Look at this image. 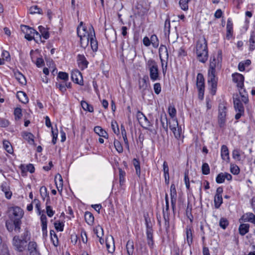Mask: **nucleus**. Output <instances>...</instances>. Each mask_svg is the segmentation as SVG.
Listing matches in <instances>:
<instances>
[{"label":"nucleus","mask_w":255,"mask_h":255,"mask_svg":"<svg viewBox=\"0 0 255 255\" xmlns=\"http://www.w3.org/2000/svg\"><path fill=\"white\" fill-rule=\"evenodd\" d=\"M222 52L219 50L217 54L214 55L210 59L209 69L208 73V82L211 86L212 94L214 95L217 87V79H216L215 72L216 70H219L222 67Z\"/></svg>","instance_id":"f257e3e1"},{"label":"nucleus","mask_w":255,"mask_h":255,"mask_svg":"<svg viewBox=\"0 0 255 255\" xmlns=\"http://www.w3.org/2000/svg\"><path fill=\"white\" fill-rule=\"evenodd\" d=\"M31 234L30 232L25 229L24 233L20 236L16 235L13 237L12 244L15 251L21 253L25 250L27 243L30 240Z\"/></svg>","instance_id":"f03ea898"},{"label":"nucleus","mask_w":255,"mask_h":255,"mask_svg":"<svg viewBox=\"0 0 255 255\" xmlns=\"http://www.w3.org/2000/svg\"><path fill=\"white\" fill-rule=\"evenodd\" d=\"M83 24V22H81L77 28V33L80 39L81 47L85 49L88 45L89 39L91 38L92 31H94V29L92 25H90L88 30Z\"/></svg>","instance_id":"7ed1b4c3"},{"label":"nucleus","mask_w":255,"mask_h":255,"mask_svg":"<svg viewBox=\"0 0 255 255\" xmlns=\"http://www.w3.org/2000/svg\"><path fill=\"white\" fill-rule=\"evenodd\" d=\"M8 213L9 219L14 226V230L19 233L21 224V219L24 214L22 209L18 206L12 207L9 208Z\"/></svg>","instance_id":"20e7f679"},{"label":"nucleus","mask_w":255,"mask_h":255,"mask_svg":"<svg viewBox=\"0 0 255 255\" xmlns=\"http://www.w3.org/2000/svg\"><path fill=\"white\" fill-rule=\"evenodd\" d=\"M195 51L197 59L202 63H205L208 60V51L207 42L204 37L200 38L197 41Z\"/></svg>","instance_id":"39448f33"},{"label":"nucleus","mask_w":255,"mask_h":255,"mask_svg":"<svg viewBox=\"0 0 255 255\" xmlns=\"http://www.w3.org/2000/svg\"><path fill=\"white\" fill-rule=\"evenodd\" d=\"M146 68L149 71V76L151 81L154 82L160 80L158 65L153 59H149L146 63Z\"/></svg>","instance_id":"423d86ee"},{"label":"nucleus","mask_w":255,"mask_h":255,"mask_svg":"<svg viewBox=\"0 0 255 255\" xmlns=\"http://www.w3.org/2000/svg\"><path fill=\"white\" fill-rule=\"evenodd\" d=\"M233 102L235 111L237 113L235 115V119L239 120L244 114L245 109L240 96L238 94L233 95Z\"/></svg>","instance_id":"0eeeda50"},{"label":"nucleus","mask_w":255,"mask_h":255,"mask_svg":"<svg viewBox=\"0 0 255 255\" xmlns=\"http://www.w3.org/2000/svg\"><path fill=\"white\" fill-rule=\"evenodd\" d=\"M227 109L224 103H220L218 107V123L221 128L224 127L226 122Z\"/></svg>","instance_id":"6e6552de"},{"label":"nucleus","mask_w":255,"mask_h":255,"mask_svg":"<svg viewBox=\"0 0 255 255\" xmlns=\"http://www.w3.org/2000/svg\"><path fill=\"white\" fill-rule=\"evenodd\" d=\"M196 86L198 91V97L200 100L204 98L205 84L204 78L201 73H198L197 76Z\"/></svg>","instance_id":"1a4fd4ad"},{"label":"nucleus","mask_w":255,"mask_h":255,"mask_svg":"<svg viewBox=\"0 0 255 255\" xmlns=\"http://www.w3.org/2000/svg\"><path fill=\"white\" fill-rule=\"evenodd\" d=\"M22 31L25 33V38L29 41L34 39L36 41L37 37L34 36V33L35 30L33 28L30 27L28 26L23 25L22 27Z\"/></svg>","instance_id":"9d476101"},{"label":"nucleus","mask_w":255,"mask_h":255,"mask_svg":"<svg viewBox=\"0 0 255 255\" xmlns=\"http://www.w3.org/2000/svg\"><path fill=\"white\" fill-rule=\"evenodd\" d=\"M223 192V189L222 187H219L217 188L214 199V206L216 209L219 208L223 203V198L222 196Z\"/></svg>","instance_id":"9b49d317"},{"label":"nucleus","mask_w":255,"mask_h":255,"mask_svg":"<svg viewBox=\"0 0 255 255\" xmlns=\"http://www.w3.org/2000/svg\"><path fill=\"white\" fill-rule=\"evenodd\" d=\"M27 246L30 255H40L37 244L35 242H29Z\"/></svg>","instance_id":"f8f14e48"},{"label":"nucleus","mask_w":255,"mask_h":255,"mask_svg":"<svg viewBox=\"0 0 255 255\" xmlns=\"http://www.w3.org/2000/svg\"><path fill=\"white\" fill-rule=\"evenodd\" d=\"M72 81L80 85H83V80L81 73L78 70H75L71 73Z\"/></svg>","instance_id":"ddd939ff"},{"label":"nucleus","mask_w":255,"mask_h":255,"mask_svg":"<svg viewBox=\"0 0 255 255\" xmlns=\"http://www.w3.org/2000/svg\"><path fill=\"white\" fill-rule=\"evenodd\" d=\"M159 58H160V59L161 62L162 68L164 67V66H165L164 63V61L162 59V57L164 56L165 57V58L166 59V61L168 62V56H169L167 48L165 45H160V46L159 48Z\"/></svg>","instance_id":"4468645a"},{"label":"nucleus","mask_w":255,"mask_h":255,"mask_svg":"<svg viewBox=\"0 0 255 255\" xmlns=\"http://www.w3.org/2000/svg\"><path fill=\"white\" fill-rule=\"evenodd\" d=\"M233 81L237 84L238 88H243L244 86V77L241 74L235 73L232 74Z\"/></svg>","instance_id":"2eb2a0df"},{"label":"nucleus","mask_w":255,"mask_h":255,"mask_svg":"<svg viewBox=\"0 0 255 255\" xmlns=\"http://www.w3.org/2000/svg\"><path fill=\"white\" fill-rule=\"evenodd\" d=\"M170 197L171 203L173 211H174L176 207L177 192L174 184H171L170 186Z\"/></svg>","instance_id":"dca6fc26"},{"label":"nucleus","mask_w":255,"mask_h":255,"mask_svg":"<svg viewBox=\"0 0 255 255\" xmlns=\"http://www.w3.org/2000/svg\"><path fill=\"white\" fill-rule=\"evenodd\" d=\"M149 78L148 76L145 75L142 78L140 79L138 81L139 88L142 92L146 90L148 88V84Z\"/></svg>","instance_id":"f3484780"},{"label":"nucleus","mask_w":255,"mask_h":255,"mask_svg":"<svg viewBox=\"0 0 255 255\" xmlns=\"http://www.w3.org/2000/svg\"><path fill=\"white\" fill-rule=\"evenodd\" d=\"M77 62L79 66L82 69L87 67L89 64L88 61L86 60L84 55L78 54L77 56Z\"/></svg>","instance_id":"a211bd4d"},{"label":"nucleus","mask_w":255,"mask_h":255,"mask_svg":"<svg viewBox=\"0 0 255 255\" xmlns=\"http://www.w3.org/2000/svg\"><path fill=\"white\" fill-rule=\"evenodd\" d=\"M106 244L109 253H113L115 251V244L114 238L112 236L107 238L106 240Z\"/></svg>","instance_id":"6ab92c4d"},{"label":"nucleus","mask_w":255,"mask_h":255,"mask_svg":"<svg viewBox=\"0 0 255 255\" xmlns=\"http://www.w3.org/2000/svg\"><path fill=\"white\" fill-rule=\"evenodd\" d=\"M239 94H238L240 96V99H241L243 103L246 104L249 102L248 99V94L246 92V90L243 88H238Z\"/></svg>","instance_id":"aec40b11"},{"label":"nucleus","mask_w":255,"mask_h":255,"mask_svg":"<svg viewBox=\"0 0 255 255\" xmlns=\"http://www.w3.org/2000/svg\"><path fill=\"white\" fill-rule=\"evenodd\" d=\"M91 38L89 39L90 41L91 47L93 51H97L98 48V41L96 39L95 31H92L91 34Z\"/></svg>","instance_id":"412c9836"},{"label":"nucleus","mask_w":255,"mask_h":255,"mask_svg":"<svg viewBox=\"0 0 255 255\" xmlns=\"http://www.w3.org/2000/svg\"><path fill=\"white\" fill-rule=\"evenodd\" d=\"M221 155L222 158L227 162L230 160L229 152L228 147L225 145H223L221 147Z\"/></svg>","instance_id":"4be33fe9"},{"label":"nucleus","mask_w":255,"mask_h":255,"mask_svg":"<svg viewBox=\"0 0 255 255\" xmlns=\"http://www.w3.org/2000/svg\"><path fill=\"white\" fill-rule=\"evenodd\" d=\"M226 29V37L228 39H230L232 36L233 32V23L230 19H228L227 20Z\"/></svg>","instance_id":"5701e85b"},{"label":"nucleus","mask_w":255,"mask_h":255,"mask_svg":"<svg viewBox=\"0 0 255 255\" xmlns=\"http://www.w3.org/2000/svg\"><path fill=\"white\" fill-rule=\"evenodd\" d=\"M186 237L187 243L190 246L193 242V233L192 228L190 226L186 228Z\"/></svg>","instance_id":"b1692460"},{"label":"nucleus","mask_w":255,"mask_h":255,"mask_svg":"<svg viewBox=\"0 0 255 255\" xmlns=\"http://www.w3.org/2000/svg\"><path fill=\"white\" fill-rule=\"evenodd\" d=\"M55 184L59 192H61L63 187V179L60 174H57L55 177Z\"/></svg>","instance_id":"393cba45"},{"label":"nucleus","mask_w":255,"mask_h":255,"mask_svg":"<svg viewBox=\"0 0 255 255\" xmlns=\"http://www.w3.org/2000/svg\"><path fill=\"white\" fill-rule=\"evenodd\" d=\"M94 130L95 132L98 134L100 136L103 137L105 138H108V133L103 129L101 127L97 126L94 128Z\"/></svg>","instance_id":"a878e982"},{"label":"nucleus","mask_w":255,"mask_h":255,"mask_svg":"<svg viewBox=\"0 0 255 255\" xmlns=\"http://www.w3.org/2000/svg\"><path fill=\"white\" fill-rule=\"evenodd\" d=\"M16 97L22 103L26 104L28 102V99L26 93L23 91L17 92Z\"/></svg>","instance_id":"bb28decb"},{"label":"nucleus","mask_w":255,"mask_h":255,"mask_svg":"<svg viewBox=\"0 0 255 255\" xmlns=\"http://www.w3.org/2000/svg\"><path fill=\"white\" fill-rule=\"evenodd\" d=\"M163 216L164 221V227L166 233H168L170 228L169 217L168 213L166 214L164 209H163Z\"/></svg>","instance_id":"cd10ccee"},{"label":"nucleus","mask_w":255,"mask_h":255,"mask_svg":"<svg viewBox=\"0 0 255 255\" xmlns=\"http://www.w3.org/2000/svg\"><path fill=\"white\" fill-rule=\"evenodd\" d=\"M250 225L248 224H241L239 228L240 234L244 236L246 234L249 230Z\"/></svg>","instance_id":"c85d7f7f"},{"label":"nucleus","mask_w":255,"mask_h":255,"mask_svg":"<svg viewBox=\"0 0 255 255\" xmlns=\"http://www.w3.org/2000/svg\"><path fill=\"white\" fill-rule=\"evenodd\" d=\"M127 253L128 255H132L134 252L133 242L131 240H128L126 245Z\"/></svg>","instance_id":"c756f323"},{"label":"nucleus","mask_w":255,"mask_h":255,"mask_svg":"<svg viewBox=\"0 0 255 255\" xmlns=\"http://www.w3.org/2000/svg\"><path fill=\"white\" fill-rule=\"evenodd\" d=\"M81 105L84 111H88L90 113L94 112L93 107L89 104L87 102L85 101H82L81 102Z\"/></svg>","instance_id":"7c9ffc66"},{"label":"nucleus","mask_w":255,"mask_h":255,"mask_svg":"<svg viewBox=\"0 0 255 255\" xmlns=\"http://www.w3.org/2000/svg\"><path fill=\"white\" fill-rule=\"evenodd\" d=\"M147 242L150 248H153L154 241L153 239V232H146Z\"/></svg>","instance_id":"2f4dec72"},{"label":"nucleus","mask_w":255,"mask_h":255,"mask_svg":"<svg viewBox=\"0 0 255 255\" xmlns=\"http://www.w3.org/2000/svg\"><path fill=\"white\" fill-rule=\"evenodd\" d=\"M14 76L19 83L22 85H25L26 84V81L25 78L21 73L19 72H15Z\"/></svg>","instance_id":"473e14b6"},{"label":"nucleus","mask_w":255,"mask_h":255,"mask_svg":"<svg viewBox=\"0 0 255 255\" xmlns=\"http://www.w3.org/2000/svg\"><path fill=\"white\" fill-rule=\"evenodd\" d=\"M249 43V50L251 51H253L255 49V35L254 32H252L251 34Z\"/></svg>","instance_id":"72a5a7b5"},{"label":"nucleus","mask_w":255,"mask_h":255,"mask_svg":"<svg viewBox=\"0 0 255 255\" xmlns=\"http://www.w3.org/2000/svg\"><path fill=\"white\" fill-rule=\"evenodd\" d=\"M86 222L89 225H92L94 223V217L93 215L90 212H86L85 214Z\"/></svg>","instance_id":"f704fd0d"},{"label":"nucleus","mask_w":255,"mask_h":255,"mask_svg":"<svg viewBox=\"0 0 255 255\" xmlns=\"http://www.w3.org/2000/svg\"><path fill=\"white\" fill-rule=\"evenodd\" d=\"M132 164L134 166L137 175L139 177L140 175V166L139 160L136 158H134L132 160Z\"/></svg>","instance_id":"c9c22d12"},{"label":"nucleus","mask_w":255,"mask_h":255,"mask_svg":"<svg viewBox=\"0 0 255 255\" xmlns=\"http://www.w3.org/2000/svg\"><path fill=\"white\" fill-rule=\"evenodd\" d=\"M42 231L45 232L47 230V219L45 214H42L40 217Z\"/></svg>","instance_id":"e433bc0d"},{"label":"nucleus","mask_w":255,"mask_h":255,"mask_svg":"<svg viewBox=\"0 0 255 255\" xmlns=\"http://www.w3.org/2000/svg\"><path fill=\"white\" fill-rule=\"evenodd\" d=\"M23 137L30 144H33L34 142V135L30 132H25L23 133Z\"/></svg>","instance_id":"4c0bfd02"},{"label":"nucleus","mask_w":255,"mask_h":255,"mask_svg":"<svg viewBox=\"0 0 255 255\" xmlns=\"http://www.w3.org/2000/svg\"><path fill=\"white\" fill-rule=\"evenodd\" d=\"M168 125L169 128L171 131L173 130H175V128L179 127L177 119H172L171 120L169 121Z\"/></svg>","instance_id":"58836bf2"},{"label":"nucleus","mask_w":255,"mask_h":255,"mask_svg":"<svg viewBox=\"0 0 255 255\" xmlns=\"http://www.w3.org/2000/svg\"><path fill=\"white\" fill-rule=\"evenodd\" d=\"M243 217L246 221L255 224V215L253 213H247Z\"/></svg>","instance_id":"ea45409f"},{"label":"nucleus","mask_w":255,"mask_h":255,"mask_svg":"<svg viewBox=\"0 0 255 255\" xmlns=\"http://www.w3.org/2000/svg\"><path fill=\"white\" fill-rule=\"evenodd\" d=\"M38 29L41 35L44 39H47L49 37V32L45 27L42 26H39Z\"/></svg>","instance_id":"a19ab883"},{"label":"nucleus","mask_w":255,"mask_h":255,"mask_svg":"<svg viewBox=\"0 0 255 255\" xmlns=\"http://www.w3.org/2000/svg\"><path fill=\"white\" fill-rule=\"evenodd\" d=\"M160 122H161V125H162L163 128L166 132H167L169 121H168V120H167V118L166 115H165L164 118H163L162 116L161 117Z\"/></svg>","instance_id":"79ce46f5"},{"label":"nucleus","mask_w":255,"mask_h":255,"mask_svg":"<svg viewBox=\"0 0 255 255\" xmlns=\"http://www.w3.org/2000/svg\"><path fill=\"white\" fill-rule=\"evenodd\" d=\"M3 145L4 148L7 152L9 153H12L13 152L12 147L8 141L4 140L3 142Z\"/></svg>","instance_id":"37998d69"},{"label":"nucleus","mask_w":255,"mask_h":255,"mask_svg":"<svg viewBox=\"0 0 255 255\" xmlns=\"http://www.w3.org/2000/svg\"><path fill=\"white\" fill-rule=\"evenodd\" d=\"M188 2L189 0H180L179 3L181 8L185 11L187 10L188 9Z\"/></svg>","instance_id":"c03bdc74"},{"label":"nucleus","mask_w":255,"mask_h":255,"mask_svg":"<svg viewBox=\"0 0 255 255\" xmlns=\"http://www.w3.org/2000/svg\"><path fill=\"white\" fill-rule=\"evenodd\" d=\"M29 12L31 14H35V13H39L41 14L42 13V9L38 7L37 5H34L31 6L29 8Z\"/></svg>","instance_id":"a18cd8bd"},{"label":"nucleus","mask_w":255,"mask_h":255,"mask_svg":"<svg viewBox=\"0 0 255 255\" xmlns=\"http://www.w3.org/2000/svg\"><path fill=\"white\" fill-rule=\"evenodd\" d=\"M119 180L120 184L121 185L124 184L125 182V177L126 176V172L123 170L121 168H119Z\"/></svg>","instance_id":"49530a36"},{"label":"nucleus","mask_w":255,"mask_h":255,"mask_svg":"<svg viewBox=\"0 0 255 255\" xmlns=\"http://www.w3.org/2000/svg\"><path fill=\"white\" fill-rule=\"evenodd\" d=\"M168 114L172 119H176L175 118L176 115V110L173 106H170L168 108Z\"/></svg>","instance_id":"de8ad7c7"},{"label":"nucleus","mask_w":255,"mask_h":255,"mask_svg":"<svg viewBox=\"0 0 255 255\" xmlns=\"http://www.w3.org/2000/svg\"><path fill=\"white\" fill-rule=\"evenodd\" d=\"M150 42L154 48H157L159 45V41L155 35H152L150 37Z\"/></svg>","instance_id":"09e8293b"},{"label":"nucleus","mask_w":255,"mask_h":255,"mask_svg":"<svg viewBox=\"0 0 255 255\" xmlns=\"http://www.w3.org/2000/svg\"><path fill=\"white\" fill-rule=\"evenodd\" d=\"M114 144L115 148L119 153L123 152V148L122 145V144L119 141H118V140H115Z\"/></svg>","instance_id":"8fccbe9b"},{"label":"nucleus","mask_w":255,"mask_h":255,"mask_svg":"<svg viewBox=\"0 0 255 255\" xmlns=\"http://www.w3.org/2000/svg\"><path fill=\"white\" fill-rule=\"evenodd\" d=\"M58 78L63 80L65 82L69 79L68 74L64 72H59L58 75Z\"/></svg>","instance_id":"3c124183"},{"label":"nucleus","mask_w":255,"mask_h":255,"mask_svg":"<svg viewBox=\"0 0 255 255\" xmlns=\"http://www.w3.org/2000/svg\"><path fill=\"white\" fill-rule=\"evenodd\" d=\"M230 171L231 173L234 175H238L240 173L239 167L235 164H231Z\"/></svg>","instance_id":"603ef678"},{"label":"nucleus","mask_w":255,"mask_h":255,"mask_svg":"<svg viewBox=\"0 0 255 255\" xmlns=\"http://www.w3.org/2000/svg\"><path fill=\"white\" fill-rule=\"evenodd\" d=\"M202 172L204 175H208L210 173V167L208 163H204L202 164Z\"/></svg>","instance_id":"864d4df0"},{"label":"nucleus","mask_w":255,"mask_h":255,"mask_svg":"<svg viewBox=\"0 0 255 255\" xmlns=\"http://www.w3.org/2000/svg\"><path fill=\"white\" fill-rule=\"evenodd\" d=\"M40 194L43 200L45 199V198L46 197H48V193L47 192V190L46 187L45 186H42L40 189Z\"/></svg>","instance_id":"5fc2aeb1"},{"label":"nucleus","mask_w":255,"mask_h":255,"mask_svg":"<svg viewBox=\"0 0 255 255\" xmlns=\"http://www.w3.org/2000/svg\"><path fill=\"white\" fill-rule=\"evenodd\" d=\"M111 126L114 132L116 134H118L120 133V130L117 122L113 121L111 123Z\"/></svg>","instance_id":"6e6d98bb"},{"label":"nucleus","mask_w":255,"mask_h":255,"mask_svg":"<svg viewBox=\"0 0 255 255\" xmlns=\"http://www.w3.org/2000/svg\"><path fill=\"white\" fill-rule=\"evenodd\" d=\"M219 225L222 228L225 229L229 225L228 221L224 218H222L220 220Z\"/></svg>","instance_id":"4d7b16f0"},{"label":"nucleus","mask_w":255,"mask_h":255,"mask_svg":"<svg viewBox=\"0 0 255 255\" xmlns=\"http://www.w3.org/2000/svg\"><path fill=\"white\" fill-rule=\"evenodd\" d=\"M175 137L177 139H179L181 137L182 129L181 127H178L175 128V130H173L172 131Z\"/></svg>","instance_id":"13d9d810"},{"label":"nucleus","mask_w":255,"mask_h":255,"mask_svg":"<svg viewBox=\"0 0 255 255\" xmlns=\"http://www.w3.org/2000/svg\"><path fill=\"white\" fill-rule=\"evenodd\" d=\"M0 255H9L7 247L2 245L0 251Z\"/></svg>","instance_id":"bf43d9fd"},{"label":"nucleus","mask_w":255,"mask_h":255,"mask_svg":"<svg viewBox=\"0 0 255 255\" xmlns=\"http://www.w3.org/2000/svg\"><path fill=\"white\" fill-rule=\"evenodd\" d=\"M233 158L238 161L241 160V155L238 149H234L232 153Z\"/></svg>","instance_id":"052dcab7"},{"label":"nucleus","mask_w":255,"mask_h":255,"mask_svg":"<svg viewBox=\"0 0 255 255\" xmlns=\"http://www.w3.org/2000/svg\"><path fill=\"white\" fill-rule=\"evenodd\" d=\"M153 89L155 93L157 95L161 92V88L159 83H156L153 85Z\"/></svg>","instance_id":"680f3d73"},{"label":"nucleus","mask_w":255,"mask_h":255,"mask_svg":"<svg viewBox=\"0 0 255 255\" xmlns=\"http://www.w3.org/2000/svg\"><path fill=\"white\" fill-rule=\"evenodd\" d=\"M224 174L223 173H219L216 179V181L218 183H222L225 181Z\"/></svg>","instance_id":"e2e57ef3"},{"label":"nucleus","mask_w":255,"mask_h":255,"mask_svg":"<svg viewBox=\"0 0 255 255\" xmlns=\"http://www.w3.org/2000/svg\"><path fill=\"white\" fill-rule=\"evenodd\" d=\"M46 213L48 217H52L54 215L55 211L52 210V207L50 206L47 205L46 207Z\"/></svg>","instance_id":"0e129e2a"},{"label":"nucleus","mask_w":255,"mask_h":255,"mask_svg":"<svg viewBox=\"0 0 255 255\" xmlns=\"http://www.w3.org/2000/svg\"><path fill=\"white\" fill-rule=\"evenodd\" d=\"M64 224L62 222L55 223L54 227L57 231L62 232L63 231Z\"/></svg>","instance_id":"69168bd1"},{"label":"nucleus","mask_w":255,"mask_h":255,"mask_svg":"<svg viewBox=\"0 0 255 255\" xmlns=\"http://www.w3.org/2000/svg\"><path fill=\"white\" fill-rule=\"evenodd\" d=\"M9 125V123L8 120L5 119L0 118V127L2 128H6Z\"/></svg>","instance_id":"338daca9"},{"label":"nucleus","mask_w":255,"mask_h":255,"mask_svg":"<svg viewBox=\"0 0 255 255\" xmlns=\"http://www.w3.org/2000/svg\"><path fill=\"white\" fill-rule=\"evenodd\" d=\"M163 170L164 172V175L167 176L169 175V168L167 163L166 161H164L163 164Z\"/></svg>","instance_id":"774afa93"}]
</instances>
